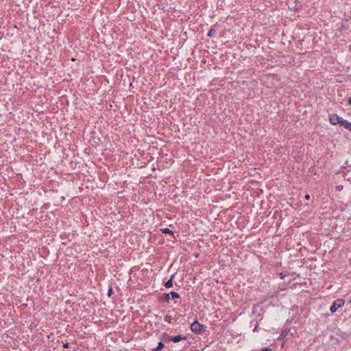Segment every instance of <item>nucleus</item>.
Instances as JSON below:
<instances>
[{"instance_id": "f257e3e1", "label": "nucleus", "mask_w": 351, "mask_h": 351, "mask_svg": "<svg viewBox=\"0 0 351 351\" xmlns=\"http://www.w3.org/2000/svg\"><path fill=\"white\" fill-rule=\"evenodd\" d=\"M191 329L195 333L202 334L204 332L205 327L198 322L195 321L191 324Z\"/></svg>"}, {"instance_id": "f03ea898", "label": "nucleus", "mask_w": 351, "mask_h": 351, "mask_svg": "<svg viewBox=\"0 0 351 351\" xmlns=\"http://www.w3.org/2000/svg\"><path fill=\"white\" fill-rule=\"evenodd\" d=\"M345 302L343 300L338 299L333 302L332 305L330 306V310L332 313H335L339 308L343 306Z\"/></svg>"}, {"instance_id": "7ed1b4c3", "label": "nucleus", "mask_w": 351, "mask_h": 351, "mask_svg": "<svg viewBox=\"0 0 351 351\" xmlns=\"http://www.w3.org/2000/svg\"><path fill=\"white\" fill-rule=\"evenodd\" d=\"M342 117H339L337 114H332L330 117V122L332 125H337L338 123L340 124V122L342 120Z\"/></svg>"}, {"instance_id": "20e7f679", "label": "nucleus", "mask_w": 351, "mask_h": 351, "mask_svg": "<svg viewBox=\"0 0 351 351\" xmlns=\"http://www.w3.org/2000/svg\"><path fill=\"white\" fill-rule=\"evenodd\" d=\"M170 339L174 343H178V342L180 341L181 340L185 339L186 337L179 335L171 337Z\"/></svg>"}, {"instance_id": "39448f33", "label": "nucleus", "mask_w": 351, "mask_h": 351, "mask_svg": "<svg viewBox=\"0 0 351 351\" xmlns=\"http://www.w3.org/2000/svg\"><path fill=\"white\" fill-rule=\"evenodd\" d=\"M339 125L343 127L344 128L348 130L350 125H351V123H350V122L347 121L346 120L342 119V120L341 121Z\"/></svg>"}, {"instance_id": "423d86ee", "label": "nucleus", "mask_w": 351, "mask_h": 351, "mask_svg": "<svg viewBox=\"0 0 351 351\" xmlns=\"http://www.w3.org/2000/svg\"><path fill=\"white\" fill-rule=\"evenodd\" d=\"M175 275L173 274L171 277V278L165 283V286L167 288H171L173 286V279L174 278Z\"/></svg>"}, {"instance_id": "0eeeda50", "label": "nucleus", "mask_w": 351, "mask_h": 351, "mask_svg": "<svg viewBox=\"0 0 351 351\" xmlns=\"http://www.w3.org/2000/svg\"><path fill=\"white\" fill-rule=\"evenodd\" d=\"M164 343L160 341L158 343V346L156 348H152V351H160L164 348Z\"/></svg>"}, {"instance_id": "6e6552de", "label": "nucleus", "mask_w": 351, "mask_h": 351, "mask_svg": "<svg viewBox=\"0 0 351 351\" xmlns=\"http://www.w3.org/2000/svg\"><path fill=\"white\" fill-rule=\"evenodd\" d=\"M162 232L163 233L169 234H173V231H171V230L170 229H169V228H164V229H162Z\"/></svg>"}, {"instance_id": "1a4fd4ad", "label": "nucleus", "mask_w": 351, "mask_h": 351, "mask_svg": "<svg viewBox=\"0 0 351 351\" xmlns=\"http://www.w3.org/2000/svg\"><path fill=\"white\" fill-rule=\"evenodd\" d=\"M171 295L173 299L180 298V295L177 292L171 291Z\"/></svg>"}, {"instance_id": "9d476101", "label": "nucleus", "mask_w": 351, "mask_h": 351, "mask_svg": "<svg viewBox=\"0 0 351 351\" xmlns=\"http://www.w3.org/2000/svg\"><path fill=\"white\" fill-rule=\"evenodd\" d=\"M165 321L168 322V323H171V315H166L165 317Z\"/></svg>"}, {"instance_id": "9b49d317", "label": "nucleus", "mask_w": 351, "mask_h": 351, "mask_svg": "<svg viewBox=\"0 0 351 351\" xmlns=\"http://www.w3.org/2000/svg\"><path fill=\"white\" fill-rule=\"evenodd\" d=\"M215 29H211L208 32V36H213V34L215 33Z\"/></svg>"}, {"instance_id": "f8f14e48", "label": "nucleus", "mask_w": 351, "mask_h": 351, "mask_svg": "<svg viewBox=\"0 0 351 351\" xmlns=\"http://www.w3.org/2000/svg\"><path fill=\"white\" fill-rule=\"evenodd\" d=\"M166 301H168L169 300V294L167 293L165 294V299Z\"/></svg>"}, {"instance_id": "ddd939ff", "label": "nucleus", "mask_w": 351, "mask_h": 351, "mask_svg": "<svg viewBox=\"0 0 351 351\" xmlns=\"http://www.w3.org/2000/svg\"><path fill=\"white\" fill-rule=\"evenodd\" d=\"M112 289L110 288L109 290H108V295L110 296L111 295V293H112Z\"/></svg>"}, {"instance_id": "4468645a", "label": "nucleus", "mask_w": 351, "mask_h": 351, "mask_svg": "<svg viewBox=\"0 0 351 351\" xmlns=\"http://www.w3.org/2000/svg\"><path fill=\"white\" fill-rule=\"evenodd\" d=\"M261 351H271V349H270V348H265V349H263Z\"/></svg>"}, {"instance_id": "2eb2a0df", "label": "nucleus", "mask_w": 351, "mask_h": 351, "mask_svg": "<svg viewBox=\"0 0 351 351\" xmlns=\"http://www.w3.org/2000/svg\"><path fill=\"white\" fill-rule=\"evenodd\" d=\"M305 199H307V200L309 199H310V195H305Z\"/></svg>"}, {"instance_id": "dca6fc26", "label": "nucleus", "mask_w": 351, "mask_h": 351, "mask_svg": "<svg viewBox=\"0 0 351 351\" xmlns=\"http://www.w3.org/2000/svg\"><path fill=\"white\" fill-rule=\"evenodd\" d=\"M63 347H64V348H68V344H67V343H65V344L63 346Z\"/></svg>"}, {"instance_id": "f3484780", "label": "nucleus", "mask_w": 351, "mask_h": 351, "mask_svg": "<svg viewBox=\"0 0 351 351\" xmlns=\"http://www.w3.org/2000/svg\"><path fill=\"white\" fill-rule=\"evenodd\" d=\"M348 103L351 105V98H350V99H349V100H348Z\"/></svg>"}, {"instance_id": "a211bd4d", "label": "nucleus", "mask_w": 351, "mask_h": 351, "mask_svg": "<svg viewBox=\"0 0 351 351\" xmlns=\"http://www.w3.org/2000/svg\"><path fill=\"white\" fill-rule=\"evenodd\" d=\"M285 335V333H284V332L282 333V336H284Z\"/></svg>"}, {"instance_id": "6ab92c4d", "label": "nucleus", "mask_w": 351, "mask_h": 351, "mask_svg": "<svg viewBox=\"0 0 351 351\" xmlns=\"http://www.w3.org/2000/svg\"><path fill=\"white\" fill-rule=\"evenodd\" d=\"M285 335V333H284V332L282 333V336H284Z\"/></svg>"}]
</instances>
